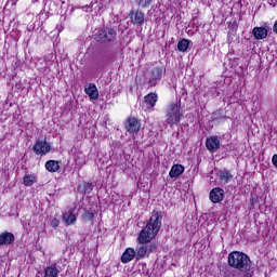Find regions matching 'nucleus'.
<instances>
[{"instance_id":"f257e3e1","label":"nucleus","mask_w":277,"mask_h":277,"mask_svg":"<svg viewBox=\"0 0 277 277\" xmlns=\"http://www.w3.org/2000/svg\"><path fill=\"white\" fill-rule=\"evenodd\" d=\"M162 220V212L154 211L146 226L141 230L137 237L138 243L135 248L136 261H142V259H146L150 256V254L157 252V242H151V240L157 237L159 230L161 229Z\"/></svg>"},{"instance_id":"f03ea898","label":"nucleus","mask_w":277,"mask_h":277,"mask_svg":"<svg viewBox=\"0 0 277 277\" xmlns=\"http://www.w3.org/2000/svg\"><path fill=\"white\" fill-rule=\"evenodd\" d=\"M228 265L234 267V269H239V272L248 273L252 269V261L250 256L243 252L233 251L228 254Z\"/></svg>"},{"instance_id":"7ed1b4c3","label":"nucleus","mask_w":277,"mask_h":277,"mask_svg":"<svg viewBox=\"0 0 277 277\" xmlns=\"http://www.w3.org/2000/svg\"><path fill=\"white\" fill-rule=\"evenodd\" d=\"M183 118V109L176 102L168 104L166 108V122L169 127L173 128L174 124H179Z\"/></svg>"},{"instance_id":"20e7f679","label":"nucleus","mask_w":277,"mask_h":277,"mask_svg":"<svg viewBox=\"0 0 277 277\" xmlns=\"http://www.w3.org/2000/svg\"><path fill=\"white\" fill-rule=\"evenodd\" d=\"M116 29L106 27L97 30V32L94 35V39L96 42H104L107 44L108 42H114L116 40Z\"/></svg>"},{"instance_id":"39448f33","label":"nucleus","mask_w":277,"mask_h":277,"mask_svg":"<svg viewBox=\"0 0 277 277\" xmlns=\"http://www.w3.org/2000/svg\"><path fill=\"white\" fill-rule=\"evenodd\" d=\"M161 77H163V68L161 67H155L149 72V80L148 83L150 88H155L159 81H161Z\"/></svg>"},{"instance_id":"423d86ee","label":"nucleus","mask_w":277,"mask_h":277,"mask_svg":"<svg viewBox=\"0 0 277 277\" xmlns=\"http://www.w3.org/2000/svg\"><path fill=\"white\" fill-rule=\"evenodd\" d=\"M126 129L128 133H140V129H142V123L140 122V119L135 117H130L126 122Z\"/></svg>"},{"instance_id":"0eeeda50","label":"nucleus","mask_w":277,"mask_h":277,"mask_svg":"<svg viewBox=\"0 0 277 277\" xmlns=\"http://www.w3.org/2000/svg\"><path fill=\"white\" fill-rule=\"evenodd\" d=\"M32 150L37 155H47V153H51V144H49L47 141H38L34 145Z\"/></svg>"},{"instance_id":"6e6552de","label":"nucleus","mask_w":277,"mask_h":277,"mask_svg":"<svg viewBox=\"0 0 277 277\" xmlns=\"http://www.w3.org/2000/svg\"><path fill=\"white\" fill-rule=\"evenodd\" d=\"M206 147L210 153H217L220 150V137L219 136H210L206 140Z\"/></svg>"},{"instance_id":"1a4fd4ad","label":"nucleus","mask_w":277,"mask_h":277,"mask_svg":"<svg viewBox=\"0 0 277 277\" xmlns=\"http://www.w3.org/2000/svg\"><path fill=\"white\" fill-rule=\"evenodd\" d=\"M209 197L213 205H217V202H222V200H224V190L221 187H215L210 190Z\"/></svg>"},{"instance_id":"9d476101","label":"nucleus","mask_w":277,"mask_h":277,"mask_svg":"<svg viewBox=\"0 0 277 277\" xmlns=\"http://www.w3.org/2000/svg\"><path fill=\"white\" fill-rule=\"evenodd\" d=\"M77 209H70L69 211L63 214V222L67 224V226H72L75 222H77Z\"/></svg>"},{"instance_id":"9b49d317","label":"nucleus","mask_w":277,"mask_h":277,"mask_svg":"<svg viewBox=\"0 0 277 277\" xmlns=\"http://www.w3.org/2000/svg\"><path fill=\"white\" fill-rule=\"evenodd\" d=\"M137 253L135 249L133 248H128L124 250V252L121 255V263H131L133 259H136Z\"/></svg>"},{"instance_id":"f8f14e48","label":"nucleus","mask_w":277,"mask_h":277,"mask_svg":"<svg viewBox=\"0 0 277 277\" xmlns=\"http://www.w3.org/2000/svg\"><path fill=\"white\" fill-rule=\"evenodd\" d=\"M84 92L89 95L91 101H98V89L96 88V84L89 83V85L84 89Z\"/></svg>"},{"instance_id":"ddd939ff","label":"nucleus","mask_w":277,"mask_h":277,"mask_svg":"<svg viewBox=\"0 0 277 277\" xmlns=\"http://www.w3.org/2000/svg\"><path fill=\"white\" fill-rule=\"evenodd\" d=\"M14 234L10 233V232H4L2 234H0V247L1 246H10L12 243H14Z\"/></svg>"},{"instance_id":"4468645a","label":"nucleus","mask_w":277,"mask_h":277,"mask_svg":"<svg viewBox=\"0 0 277 277\" xmlns=\"http://www.w3.org/2000/svg\"><path fill=\"white\" fill-rule=\"evenodd\" d=\"M183 172H185V167H183V164H173L169 172V176L170 179H179Z\"/></svg>"},{"instance_id":"2eb2a0df","label":"nucleus","mask_w":277,"mask_h":277,"mask_svg":"<svg viewBox=\"0 0 277 277\" xmlns=\"http://www.w3.org/2000/svg\"><path fill=\"white\" fill-rule=\"evenodd\" d=\"M252 35L254 36L255 40H265V38H267V28L254 27Z\"/></svg>"},{"instance_id":"dca6fc26","label":"nucleus","mask_w":277,"mask_h":277,"mask_svg":"<svg viewBox=\"0 0 277 277\" xmlns=\"http://www.w3.org/2000/svg\"><path fill=\"white\" fill-rule=\"evenodd\" d=\"M131 19L134 25H144V12L142 11H132Z\"/></svg>"},{"instance_id":"f3484780","label":"nucleus","mask_w":277,"mask_h":277,"mask_svg":"<svg viewBox=\"0 0 277 277\" xmlns=\"http://www.w3.org/2000/svg\"><path fill=\"white\" fill-rule=\"evenodd\" d=\"M60 276V269H57V264H53L44 268L43 277H57Z\"/></svg>"},{"instance_id":"a211bd4d","label":"nucleus","mask_w":277,"mask_h":277,"mask_svg":"<svg viewBox=\"0 0 277 277\" xmlns=\"http://www.w3.org/2000/svg\"><path fill=\"white\" fill-rule=\"evenodd\" d=\"M212 122H216V124H220V122H226V115L222 114V110H216L212 114Z\"/></svg>"},{"instance_id":"6ab92c4d","label":"nucleus","mask_w":277,"mask_h":277,"mask_svg":"<svg viewBox=\"0 0 277 277\" xmlns=\"http://www.w3.org/2000/svg\"><path fill=\"white\" fill-rule=\"evenodd\" d=\"M45 169L48 170V172H57V170H60V161L57 160L47 161Z\"/></svg>"},{"instance_id":"aec40b11","label":"nucleus","mask_w":277,"mask_h":277,"mask_svg":"<svg viewBox=\"0 0 277 277\" xmlns=\"http://www.w3.org/2000/svg\"><path fill=\"white\" fill-rule=\"evenodd\" d=\"M192 43L188 39H182L177 42V50L181 53H187V49H189V44Z\"/></svg>"},{"instance_id":"412c9836","label":"nucleus","mask_w":277,"mask_h":277,"mask_svg":"<svg viewBox=\"0 0 277 277\" xmlns=\"http://www.w3.org/2000/svg\"><path fill=\"white\" fill-rule=\"evenodd\" d=\"M219 179L224 185H226V183L233 180V174H230V171H220Z\"/></svg>"},{"instance_id":"4be33fe9","label":"nucleus","mask_w":277,"mask_h":277,"mask_svg":"<svg viewBox=\"0 0 277 277\" xmlns=\"http://www.w3.org/2000/svg\"><path fill=\"white\" fill-rule=\"evenodd\" d=\"M157 100L158 96L156 93H149L145 96V103H147V105L155 107V105H157Z\"/></svg>"},{"instance_id":"5701e85b","label":"nucleus","mask_w":277,"mask_h":277,"mask_svg":"<svg viewBox=\"0 0 277 277\" xmlns=\"http://www.w3.org/2000/svg\"><path fill=\"white\" fill-rule=\"evenodd\" d=\"M79 189H81L82 194H91V192L94 189V184L84 183L82 186H79Z\"/></svg>"},{"instance_id":"b1692460","label":"nucleus","mask_w":277,"mask_h":277,"mask_svg":"<svg viewBox=\"0 0 277 277\" xmlns=\"http://www.w3.org/2000/svg\"><path fill=\"white\" fill-rule=\"evenodd\" d=\"M36 175H25L24 176V185L26 187H31V185H34V183H36Z\"/></svg>"},{"instance_id":"393cba45","label":"nucleus","mask_w":277,"mask_h":277,"mask_svg":"<svg viewBox=\"0 0 277 277\" xmlns=\"http://www.w3.org/2000/svg\"><path fill=\"white\" fill-rule=\"evenodd\" d=\"M135 3L138 8H150L153 0H135Z\"/></svg>"},{"instance_id":"a878e982","label":"nucleus","mask_w":277,"mask_h":277,"mask_svg":"<svg viewBox=\"0 0 277 277\" xmlns=\"http://www.w3.org/2000/svg\"><path fill=\"white\" fill-rule=\"evenodd\" d=\"M83 220H88L89 222H92V220H94V213L91 211L84 212Z\"/></svg>"},{"instance_id":"bb28decb","label":"nucleus","mask_w":277,"mask_h":277,"mask_svg":"<svg viewBox=\"0 0 277 277\" xmlns=\"http://www.w3.org/2000/svg\"><path fill=\"white\" fill-rule=\"evenodd\" d=\"M51 226H53V228H57V226H60V221H57V219L52 220Z\"/></svg>"},{"instance_id":"cd10ccee","label":"nucleus","mask_w":277,"mask_h":277,"mask_svg":"<svg viewBox=\"0 0 277 277\" xmlns=\"http://www.w3.org/2000/svg\"><path fill=\"white\" fill-rule=\"evenodd\" d=\"M272 161H273V166H275V168H277V154H275V155L273 156Z\"/></svg>"},{"instance_id":"c85d7f7f","label":"nucleus","mask_w":277,"mask_h":277,"mask_svg":"<svg viewBox=\"0 0 277 277\" xmlns=\"http://www.w3.org/2000/svg\"><path fill=\"white\" fill-rule=\"evenodd\" d=\"M83 10H85V12H92V6L85 5L83 6Z\"/></svg>"},{"instance_id":"c756f323","label":"nucleus","mask_w":277,"mask_h":277,"mask_svg":"<svg viewBox=\"0 0 277 277\" xmlns=\"http://www.w3.org/2000/svg\"><path fill=\"white\" fill-rule=\"evenodd\" d=\"M37 277H40V276L37 275Z\"/></svg>"}]
</instances>
